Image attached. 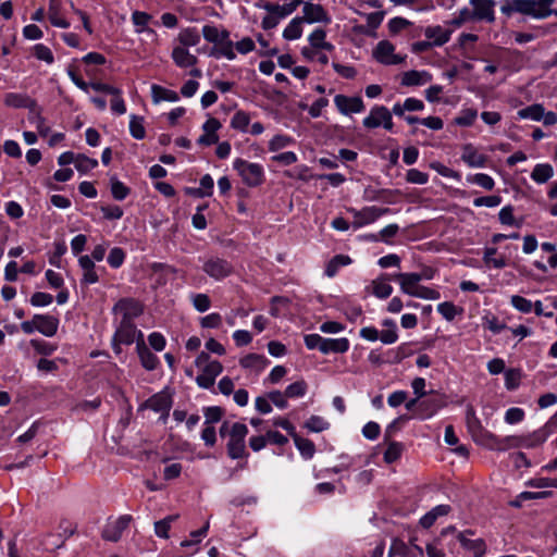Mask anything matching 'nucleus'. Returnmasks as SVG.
Instances as JSON below:
<instances>
[{"instance_id": "f257e3e1", "label": "nucleus", "mask_w": 557, "mask_h": 557, "mask_svg": "<svg viewBox=\"0 0 557 557\" xmlns=\"http://www.w3.org/2000/svg\"><path fill=\"white\" fill-rule=\"evenodd\" d=\"M557 430V417H552L542 428L527 435H513L500 438L503 447L497 450L509 448H534L542 445Z\"/></svg>"}, {"instance_id": "f03ea898", "label": "nucleus", "mask_w": 557, "mask_h": 557, "mask_svg": "<svg viewBox=\"0 0 557 557\" xmlns=\"http://www.w3.org/2000/svg\"><path fill=\"white\" fill-rule=\"evenodd\" d=\"M248 434V428L242 422L230 423L224 421L220 428V435L222 437L228 436L226 445L227 455L232 459L247 458L245 438Z\"/></svg>"}, {"instance_id": "7ed1b4c3", "label": "nucleus", "mask_w": 557, "mask_h": 557, "mask_svg": "<svg viewBox=\"0 0 557 557\" xmlns=\"http://www.w3.org/2000/svg\"><path fill=\"white\" fill-rule=\"evenodd\" d=\"M202 35L208 42L214 44V48L211 52L213 57L225 58L231 61L236 59L234 44L230 39L228 30L207 24L202 27Z\"/></svg>"}, {"instance_id": "20e7f679", "label": "nucleus", "mask_w": 557, "mask_h": 557, "mask_svg": "<svg viewBox=\"0 0 557 557\" xmlns=\"http://www.w3.org/2000/svg\"><path fill=\"white\" fill-rule=\"evenodd\" d=\"M393 281L397 282L400 290L411 297L426 300H436L441 298V293L434 288L420 285L418 273H396Z\"/></svg>"}, {"instance_id": "39448f33", "label": "nucleus", "mask_w": 557, "mask_h": 557, "mask_svg": "<svg viewBox=\"0 0 557 557\" xmlns=\"http://www.w3.org/2000/svg\"><path fill=\"white\" fill-rule=\"evenodd\" d=\"M466 424L475 443L493 450H497L498 448L503 447L500 445V438L482 426L481 421L472 406H468L467 408Z\"/></svg>"}, {"instance_id": "423d86ee", "label": "nucleus", "mask_w": 557, "mask_h": 557, "mask_svg": "<svg viewBox=\"0 0 557 557\" xmlns=\"http://www.w3.org/2000/svg\"><path fill=\"white\" fill-rule=\"evenodd\" d=\"M233 168L240 176L243 183L248 187H258L262 185L265 180L264 169L259 163L237 158L233 162Z\"/></svg>"}, {"instance_id": "0eeeda50", "label": "nucleus", "mask_w": 557, "mask_h": 557, "mask_svg": "<svg viewBox=\"0 0 557 557\" xmlns=\"http://www.w3.org/2000/svg\"><path fill=\"white\" fill-rule=\"evenodd\" d=\"M347 211L352 215L354 221L351 223L355 230L361 228L366 225L374 223L381 216L389 213L388 208H380L376 206L363 207L358 210L356 208H348Z\"/></svg>"}, {"instance_id": "6e6552de", "label": "nucleus", "mask_w": 557, "mask_h": 557, "mask_svg": "<svg viewBox=\"0 0 557 557\" xmlns=\"http://www.w3.org/2000/svg\"><path fill=\"white\" fill-rule=\"evenodd\" d=\"M114 315L120 317L119 322H134L143 314L144 305L135 298H121L113 307Z\"/></svg>"}, {"instance_id": "1a4fd4ad", "label": "nucleus", "mask_w": 557, "mask_h": 557, "mask_svg": "<svg viewBox=\"0 0 557 557\" xmlns=\"http://www.w3.org/2000/svg\"><path fill=\"white\" fill-rule=\"evenodd\" d=\"M448 406V397L445 394L432 392L428 398L419 403L418 419L428 420L434 417L440 410Z\"/></svg>"}, {"instance_id": "9d476101", "label": "nucleus", "mask_w": 557, "mask_h": 557, "mask_svg": "<svg viewBox=\"0 0 557 557\" xmlns=\"http://www.w3.org/2000/svg\"><path fill=\"white\" fill-rule=\"evenodd\" d=\"M362 124L369 129L382 126L386 131H392L394 126L392 112L386 107L376 104L371 108L369 115L363 119Z\"/></svg>"}, {"instance_id": "9b49d317", "label": "nucleus", "mask_w": 557, "mask_h": 557, "mask_svg": "<svg viewBox=\"0 0 557 557\" xmlns=\"http://www.w3.org/2000/svg\"><path fill=\"white\" fill-rule=\"evenodd\" d=\"M173 405V397L169 389H163L150 396L144 404L143 408L150 409L161 414V419L165 422Z\"/></svg>"}, {"instance_id": "f8f14e48", "label": "nucleus", "mask_w": 557, "mask_h": 557, "mask_svg": "<svg viewBox=\"0 0 557 557\" xmlns=\"http://www.w3.org/2000/svg\"><path fill=\"white\" fill-rule=\"evenodd\" d=\"M262 8L268 12L261 22V26L265 30L275 28L282 18H285L293 13V7L286 4L280 5L267 2Z\"/></svg>"}, {"instance_id": "ddd939ff", "label": "nucleus", "mask_w": 557, "mask_h": 557, "mask_svg": "<svg viewBox=\"0 0 557 557\" xmlns=\"http://www.w3.org/2000/svg\"><path fill=\"white\" fill-rule=\"evenodd\" d=\"M372 54L379 63L384 65H397L406 59V55L395 53V46L388 40L379 41Z\"/></svg>"}, {"instance_id": "4468645a", "label": "nucleus", "mask_w": 557, "mask_h": 557, "mask_svg": "<svg viewBox=\"0 0 557 557\" xmlns=\"http://www.w3.org/2000/svg\"><path fill=\"white\" fill-rule=\"evenodd\" d=\"M473 534L474 531L465 530L462 532H458L456 537L463 549L470 553L472 557H484L487 550L486 543L483 539H469V536H472Z\"/></svg>"}, {"instance_id": "2eb2a0df", "label": "nucleus", "mask_w": 557, "mask_h": 557, "mask_svg": "<svg viewBox=\"0 0 557 557\" xmlns=\"http://www.w3.org/2000/svg\"><path fill=\"white\" fill-rule=\"evenodd\" d=\"M202 269L210 277L216 281L227 277L233 272V267L227 260L216 257L208 259Z\"/></svg>"}, {"instance_id": "dca6fc26", "label": "nucleus", "mask_w": 557, "mask_h": 557, "mask_svg": "<svg viewBox=\"0 0 557 557\" xmlns=\"http://www.w3.org/2000/svg\"><path fill=\"white\" fill-rule=\"evenodd\" d=\"M472 5L471 14L474 21L492 23L495 21L494 0H470Z\"/></svg>"}, {"instance_id": "f3484780", "label": "nucleus", "mask_w": 557, "mask_h": 557, "mask_svg": "<svg viewBox=\"0 0 557 557\" xmlns=\"http://www.w3.org/2000/svg\"><path fill=\"white\" fill-rule=\"evenodd\" d=\"M424 550L416 544H407L400 539H393L388 549V557H422Z\"/></svg>"}, {"instance_id": "a211bd4d", "label": "nucleus", "mask_w": 557, "mask_h": 557, "mask_svg": "<svg viewBox=\"0 0 557 557\" xmlns=\"http://www.w3.org/2000/svg\"><path fill=\"white\" fill-rule=\"evenodd\" d=\"M113 336L124 345L137 344L138 338H144L143 332L137 330L134 322H119Z\"/></svg>"}, {"instance_id": "6ab92c4d", "label": "nucleus", "mask_w": 557, "mask_h": 557, "mask_svg": "<svg viewBox=\"0 0 557 557\" xmlns=\"http://www.w3.org/2000/svg\"><path fill=\"white\" fill-rule=\"evenodd\" d=\"M334 104L337 108V110L345 115L360 113L364 110V103L360 97L336 95L334 97Z\"/></svg>"}, {"instance_id": "aec40b11", "label": "nucleus", "mask_w": 557, "mask_h": 557, "mask_svg": "<svg viewBox=\"0 0 557 557\" xmlns=\"http://www.w3.org/2000/svg\"><path fill=\"white\" fill-rule=\"evenodd\" d=\"M132 517L128 515L121 516L114 521L109 522L103 531L102 537L107 541L117 542L123 532L128 528Z\"/></svg>"}, {"instance_id": "412c9836", "label": "nucleus", "mask_w": 557, "mask_h": 557, "mask_svg": "<svg viewBox=\"0 0 557 557\" xmlns=\"http://www.w3.org/2000/svg\"><path fill=\"white\" fill-rule=\"evenodd\" d=\"M461 160L469 168H484L488 158L472 144H466L461 148Z\"/></svg>"}, {"instance_id": "4be33fe9", "label": "nucleus", "mask_w": 557, "mask_h": 557, "mask_svg": "<svg viewBox=\"0 0 557 557\" xmlns=\"http://www.w3.org/2000/svg\"><path fill=\"white\" fill-rule=\"evenodd\" d=\"M504 13H520L537 20V8L535 0H510L507 7H503Z\"/></svg>"}, {"instance_id": "5701e85b", "label": "nucleus", "mask_w": 557, "mask_h": 557, "mask_svg": "<svg viewBox=\"0 0 557 557\" xmlns=\"http://www.w3.org/2000/svg\"><path fill=\"white\" fill-rule=\"evenodd\" d=\"M220 128V121L215 117H209L202 125L203 134L198 138V144L202 146H211L216 144L219 140L216 132Z\"/></svg>"}, {"instance_id": "b1692460", "label": "nucleus", "mask_w": 557, "mask_h": 557, "mask_svg": "<svg viewBox=\"0 0 557 557\" xmlns=\"http://www.w3.org/2000/svg\"><path fill=\"white\" fill-rule=\"evenodd\" d=\"M483 262L490 269L499 270L509 265V258L505 253H499L496 247H485Z\"/></svg>"}, {"instance_id": "393cba45", "label": "nucleus", "mask_w": 557, "mask_h": 557, "mask_svg": "<svg viewBox=\"0 0 557 557\" xmlns=\"http://www.w3.org/2000/svg\"><path fill=\"white\" fill-rule=\"evenodd\" d=\"M136 350L140 360L141 366L147 371H153L160 364L159 358L149 350L146 346L144 338L137 339Z\"/></svg>"}, {"instance_id": "a878e982", "label": "nucleus", "mask_w": 557, "mask_h": 557, "mask_svg": "<svg viewBox=\"0 0 557 557\" xmlns=\"http://www.w3.org/2000/svg\"><path fill=\"white\" fill-rule=\"evenodd\" d=\"M37 331L45 336L55 335L59 327V319L50 314H35Z\"/></svg>"}, {"instance_id": "bb28decb", "label": "nucleus", "mask_w": 557, "mask_h": 557, "mask_svg": "<svg viewBox=\"0 0 557 557\" xmlns=\"http://www.w3.org/2000/svg\"><path fill=\"white\" fill-rule=\"evenodd\" d=\"M394 274H382L375 280L371 282L372 294L380 298L386 299L393 293V286L389 284V281H393Z\"/></svg>"}, {"instance_id": "cd10ccee", "label": "nucleus", "mask_w": 557, "mask_h": 557, "mask_svg": "<svg viewBox=\"0 0 557 557\" xmlns=\"http://www.w3.org/2000/svg\"><path fill=\"white\" fill-rule=\"evenodd\" d=\"M171 58L174 64L181 69L191 67L198 62L196 55L190 53L187 48L178 45L173 48Z\"/></svg>"}, {"instance_id": "c85d7f7f", "label": "nucleus", "mask_w": 557, "mask_h": 557, "mask_svg": "<svg viewBox=\"0 0 557 557\" xmlns=\"http://www.w3.org/2000/svg\"><path fill=\"white\" fill-rule=\"evenodd\" d=\"M453 29L445 28L441 25L429 26L424 30V36L433 46L441 47L449 41Z\"/></svg>"}, {"instance_id": "c756f323", "label": "nucleus", "mask_w": 557, "mask_h": 557, "mask_svg": "<svg viewBox=\"0 0 557 557\" xmlns=\"http://www.w3.org/2000/svg\"><path fill=\"white\" fill-rule=\"evenodd\" d=\"M432 79L433 76L428 71L411 70L403 73L401 85L407 87L423 86L430 83Z\"/></svg>"}, {"instance_id": "7c9ffc66", "label": "nucleus", "mask_w": 557, "mask_h": 557, "mask_svg": "<svg viewBox=\"0 0 557 557\" xmlns=\"http://www.w3.org/2000/svg\"><path fill=\"white\" fill-rule=\"evenodd\" d=\"M78 264L83 271L82 284L91 285L99 281L95 262L89 256H81L78 258Z\"/></svg>"}, {"instance_id": "2f4dec72", "label": "nucleus", "mask_w": 557, "mask_h": 557, "mask_svg": "<svg viewBox=\"0 0 557 557\" xmlns=\"http://www.w3.org/2000/svg\"><path fill=\"white\" fill-rule=\"evenodd\" d=\"M151 90V99L154 104H158L162 101L166 102H176L180 100V95L175 90L165 88L163 86L152 84L150 87Z\"/></svg>"}, {"instance_id": "473e14b6", "label": "nucleus", "mask_w": 557, "mask_h": 557, "mask_svg": "<svg viewBox=\"0 0 557 557\" xmlns=\"http://www.w3.org/2000/svg\"><path fill=\"white\" fill-rule=\"evenodd\" d=\"M3 102L7 107L15 109H26L35 106V101L28 95L23 92H8L4 96Z\"/></svg>"}, {"instance_id": "72a5a7b5", "label": "nucleus", "mask_w": 557, "mask_h": 557, "mask_svg": "<svg viewBox=\"0 0 557 557\" xmlns=\"http://www.w3.org/2000/svg\"><path fill=\"white\" fill-rule=\"evenodd\" d=\"M350 343L348 338L341 337V338H324L323 339V346L321 347L322 354H345L349 350Z\"/></svg>"}, {"instance_id": "f704fd0d", "label": "nucleus", "mask_w": 557, "mask_h": 557, "mask_svg": "<svg viewBox=\"0 0 557 557\" xmlns=\"http://www.w3.org/2000/svg\"><path fill=\"white\" fill-rule=\"evenodd\" d=\"M270 361L268 358L263 355L259 354H248L240 358L239 364L245 369H251L256 372L263 371L268 366Z\"/></svg>"}, {"instance_id": "c9c22d12", "label": "nucleus", "mask_w": 557, "mask_h": 557, "mask_svg": "<svg viewBox=\"0 0 557 557\" xmlns=\"http://www.w3.org/2000/svg\"><path fill=\"white\" fill-rule=\"evenodd\" d=\"M304 18L309 23L327 22V13L322 5L307 2L302 9Z\"/></svg>"}, {"instance_id": "e433bc0d", "label": "nucleus", "mask_w": 557, "mask_h": 557, "mask_svg": "<svg viewBox=\"0 0 557 557\" xmlns=\"http://www.w3.org/2000/svg\"><path fill=\"white\" fill-rule=\"evenodd\" d=\"M62 1H50L48 8V17L50 23L60 28H69L71 26L70 22L62 15Z\"/></svg>"}, {"instance_id": "4c0bfd02", "label": "nucleus", "mask_w": 557, "mask_h": 557, "mask_svg": "<svg viewBox=\"0 0 557 557\" xmlns=\"http://www.w3.org/2000/svg\"><path fill=\"white\" fill-rule=\"evenodd\" d=\"M451 508L449 505H437L428 511L420 519V524L424 529L431 528L440 517L447 516L450 512Z\"/></svg>"}, {"instance_id": "58836bf2", "label": "nucleus", "mask_w": 557, "mask_h": 557, "mask_svg": "<svg viewBox=\"0 0 557 557\" xmlns=\"http://www.w3.org/2000/svg\"><path fill=\"white\" fill-rule=\"evenodd\" d=\"M178 46L188 48L195 47L200 42V34L195 27H187L180 32L177 36Z\"/></svg>"}, {"instance_id": "ea45409f", "label": "nucleus", "mask_w": 557, "mask_h": 557, "mask_svg": "<svg viewBox=\"0 0 557 557\" xmlns=\"http://www.w3.org/2000/svg\"><path fill=\"white\" fill-rule=\"evenodd\" d=\"M554 175V169L548 163H539L533 168L531 178L537 184H544Z\"/></svg>"}, {"instance_id": "a19ab883", "label": "nucleus", "mask_w": 557, "mask_h": 557, "mask_svg": "<svg viewBox=\"0 0 557 557\" xmlns=\"http://www.w3.org/2000/svg\"><path fill=\"white\" fill-rule=\"evenodd\" d=\"M250 121H251V115L249 112H246L244 110H238L232 116L230 126L235 131H238L242 133H247Z\"/></svg>"}, {"instance_id": "79ce46f5", "label": "nucleus", "mask_w": 557, "mask_h": 557, "mask_svg": "<svg viewBox=\"0 0 557 557\" xmlns=\"http://www.w3.org/2000/svg\"><path fill=\"white\" fill-rule=\"evenodd\" d=\"M351 263V259L346 255L334 256L325 267V275L333 277L337 274L338 270Z\"/></svg>"}, {"instance_id": "37998d69", "label": "nucleus", "mask_w": 557, "mask_h": 557, "mask_svg": "<svg viewBox=\"0 0 557 557\" xmlns=\"http://www.w3.org/2000/svg\"><path fill=\"white\" fill-rule=\"evenodd\" d=\"M478 117V110L473 108H463L454 119V123L458 126H472Z\"/></svg>"}, {"instance_id": "c03bdc74", "label": "nucleus", "mask_w": 557, "mask_h": 557, "mask_svg": "<svg viewBox=\"0 0 557 557\" xmlns=\"http://www.w3.org/2000/svg\"><path fill=\"white\" fill-rule=\"evenodd\" d=\"M383 325L386 326V330H383L380 335L379 339L386 345L394 344L398 339V333L396 323L393 320L386 319L383 322Z\"/></svg>"}, {"instance_id": "a18cd8bd", "label": "nucleus", "mask_w": 557, "mask_h": 557, "mask_svg": "<svg viewBox=\"0 0 557 557\" xmlns=\"http://www.w3.org/2000/svg\"><path fill=\"white\" fill-rule=\"evenodd\" d=\"M326 33L322 28L314 29L309 36V42L313 48L332 50L333 45L325 40Z\"/></svg>"}, {"instance_id": "49530a36", "label": "nucleus", "mask_w": 557, "mask_h": 557, "mask_svg": "<svg viewBox=\"0 0 557 557\" xmlns=\"http://www.w3.org/2000/svg\"><path fill=\"white\" fill-rule=\"evenodd\" d=\"M295 143L294 138L285 134H276L268 144V148L272 152H277L285 149Z\"/></svg>"}, {"instance_id": "de8ad7c7", "label": "nucleus", "mask_w": 557, "mask_h": 557, "mask_svg": "<svg viewBox=\"0 0 557 557\" xmlns=\"http://www.w3.org/2000/svg\"><path fill=\"white\" fill-rule=\"evenodd\" d=\"M302 35V20L299 17L293 18L283 32V37L286 40H296Z\"/></svg>"}, {"instance_id": "09e8293b", "label": "nucleus", "mask_w": 557, "mask_h": 557, "mask_svg": "<svg viewBox=\"0 0 557 557\" xmlns=\"http://www.w3.org/2000/svg\"><path fill=\"white\" fill-rule=\"evenodd\" d=\"M517 114L520 119L541 121L544 117V107L542 104H531L519 110Z\"/></svg>"}, {"instance_id": "8fccbe9b", "label": "nucleus", "mask_w": 557, "mask_h": 557, "mask_svg": "<svg viewBox=\"0 0 557 557\" xmlns=\"http://www.w3.org/2000/svg\"><path fill=\"white\" fill-rule=\"evenodd\" d=\"M129 133L135 139H144L146 136V128L144 125V117L138 115H131L129 117Z\"/></svg>"}, {"instance_id": "3c124183", "label": "nucleus", "mask_w": 557, "mask_h": 557, "mask_svg": "<svg viewBox=\"0 0 557 557\" xmlns=\"http://www.w3.org/2000/svg\"><path fill=\"white\" fill-rule=\"evenodd\" d=\"M467 181L471 184H475L486 190H492L495 187V181L492 176L485 173H476L467 176Z\"/></svg>"}, {"instance_id": "603ef678", "label": "nucleus", "mask_w": 557, "mask_h": 557, "mask_svg": "<svg viewBox=\"0 0 557 557\" xmlns=\"http://www.w3.org/2000/svg\"><path fill=\"white\" fill-rule=\"evenodd\" d=\"M404 451V445L399 442H391L388 443L385 451H384V461L386 463H393L397 461Z\"/></svg>"}, {"instance_id": "864d4df0", "label": "nucleus", "mask_w": 557, "mask_h": 557, "mask_svg": "<svg viewBox=\"0 0 557 557\" xmlns=\"http://www.w3.org/2000/svg\"><path fill=\"white\" fill-rule=\"evenodd\" d=\"M205 425H212L219 422L224 416V409L219 406L203 407Z\"/></svg>"}, {"instance_id": "5fc2aeb1", "label": "nucleus", "mask_w": 557, "mask_h": 557, "mask_svg": "<svg viewBox=\"0 0 557 557\" xmlns=\"http://www.w3.org/2000/svg\"><path fill=\"white\" fill-rule=\"evenodd\" d=\"M152 16L143 11H134L132 13V22L136 27V33H143L148 27Z\"/></svg>"}, {"instance_id": "6e6d98bb", "label": "nucleus", "mask_w": 557, "mask_h": 557, "mask_svg": "<svg viewBox=\"0 0 557 557\" xmlns=\"http://www.w3.org/2000/svg\"><path fill=\"white\" fill-rule=\"evenodd\" d=\"M200 188L196 189L193 194L197 197H209L213 193L214 182L210 174L203 175L200 181Z\"/></svg>"}, {"instance_id": "4d7b16f0", "label": "nucleus", "mask_w": 557, "mask_h": 557, "mask_svg": "<svg viewBox=\"0 0 557 557\" xmlns=\"http://www.w3.org/2000/svg\"><path fill=\"white\" fill-rule=\"evenodd\" d=\"M177 515H171L165 517L164 519L157 521L154 523V532L159 537L168 539L169 530L171 529L172 522L177 519Z\"/></svg>"}, {"instance_id": "13d9d810", "label": "nucleus", "mask_w": 557, "mask_h": 557, "mask_svg": "<svg viewBox=\"0 0 557 557\" xmlns=\"http://www.w3.org/2000/svg\"><path fill=\"white\" fill-rule=\"evenodd\" d=\"M98 166V161L96 159L89 158L85 154H77L75 168L79 173H88Z\"/></svg>"}, {"instance_id": "bf43d9fd", "label": "nucleus", "mask_w": 557, "mask_h": 557, "mask_svg": "<svg viewBox=\"0 0 557 557\" xmlns=\"http://www.w3.org/2000/svg\"><path fill=\"white\" fill-rule=\"evenodd\" d=\"M510 305L521 313H530L533 310V302L520 295H512L510 297Z\"/></svg>"}, {"instance_id": "052dcab7", "label": "nucleus", "mask_w": 557, "mask_h": 557, "mask_svg": "<svg viewBox=\"0 0 557 557\" xmlns=\"http://www.w3.org/2000/svg\"><path fill=\"white\" fill-rule=\"evenodd\" d=\"M522 373L519 369H509L505 371V386L508 391H515L519 387Z\"/></svg>"}, {"instance_id": "680f3d73", "label": "nucleus", "mask_w": 557, "mask_h": 557, "mask_svg": "<svg viewBox=\"0 0 557 557\" xmlns=\"http://www.w3.org/2000/svg\"><path fill=\"white\" fill-rule=\"evenodd\" d=\"M430 168L434 171H436L440 175L444 176V177H447V178H453V180H456V181H460L461 180V175L459 172L446 166L445 164L438 162V161H433L430 163Z\"/></svg>"}, {"instance_id": "e2e57ef3", "label": "nucleus", "mask_w": 557, "mask_h": 557, "mask_svg": "<svg viewBox=\"0 0 557 557\" xmlns=\"http://www.w3.org/2000/svg\"><path fill=\"white\" fill-rule=\"evenodd\" d=\"M125 258V251L120 247H114L110 250L107 261L111 268L119 269L124 263Z\"/></svg>"}, {"instance_id": "0e129e2a", "label": "nucleus", "mask_w": 557, "mask_h": 557, "mask_svg": "<svg viewBox=\"0 0 557 557\" xmlns=\"http://www.w3.org/2000/svg\"><path fill=\"white\" fill-rule=\"evenodd\" d=\"M307 393V384L305 381H297L289 384L285 389V395L288 398H299Z\"/></svg>"}, {"instance_id": "69168bd1", "label": "nucleus", "mask_w": 557, "mask_h": 557, "mask_svg": "<svg viewBox=\"0 0 557 557\" xmlns=\"http://www.w3.org/2000/svg\"><path fill=\"white\" fill-rule=\"evenodd\" d=\"M34 55L48 64H52L54 62V57L51 49L42 44H37L34 46Z\"/></svg>"}, {"instance_id": "338daca9", "label": "nucleus", "mask_w": 557, "mask_h": 557, "mask_svg": "<svg viewBox=\"0 0 557 557\" xmlns=\"http://www.w3.org/2000/svg\"><path fill=\"white\" fill-rule=\"evenodd\" d=\"M30 345L36 352L45 356L52 355L58 348L57 345L42 339H32Z\"/></svg>"}, {"instance_id": "774afa93", "label": "nucleus", "mask_w": 557, "mask_h": 557, "mask_svg": "<svg viewBox=\"0 0 557 557\" xmlns=\"http://www.w3.org/2000/svg\"><path fill=\"white\" fill-rule=\"evenodd\" d=\"M442 545L443 541L441 540V536H436L433 541L428 543L425 546L428 557H446Z\"/></svg>"}]
</instances>
